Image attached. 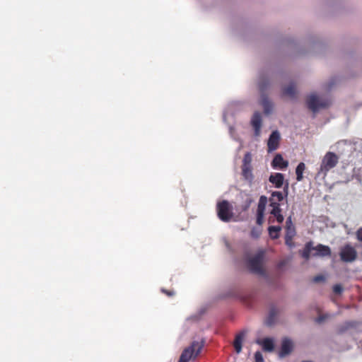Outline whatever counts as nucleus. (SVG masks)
I'll use <instances>...</instances> for the list:
<instances>
[{"instance_id": "f257e3e1", "label": "nucleus", "mask_w": 362, "mask_h": 362, "mask_svg": "<svg viewBox=\"0 0 362 362\" xmlns=\"http://www.w3.org/2000/svg\"><path fill=\"white\" fill-rule=\"evenodd\" d=\"M203 346L202 342L193 341L189 346L183 350L178 362H189L190 360H194L200 354Z\"/></svg>"}, {"instance_id": "f03ea898", "label": "nucleus", "mask_w": 362, "mask_h": 362, "mask_svg": "<svg viewBox=\"0 0 362 362\" xmlns=\"http://www.w3.org/2000/svg\"><path fill=\"white\" fill-rule=\"evenodd\" d=\"M264 257V253L261 251L248 259L247 265L251 272L259 275L264 274L265 272L263 268Z\"/></svg>"}, {"instance_id": "7ed1b4c3", "label": "nucleus", "mask_w": 362, "mask_h": 362, "mask_svg": "<svg viewBox=\"0 0 362 362\" xmlns=\"http://www.w3.org/2000/svg\"><path fill=\"white\" fill-rule=\"evenodd\" d=\"M338 161L339 158L334 153L327 152L322 158L319 173L326 175L329 170L337 165Z\"/></svg>"}, {"instance_id": "20e7f679", "label": "nucleus", "mask_w": 362, "mask_h": 362, "mask_svg": "<svg viewBox=\"0 0 362 362\" xmlns=\"http://www.w3.org/2000/svg\"><path fill=\"white\" fill-rule=\"evenodd\" d=\"M216 210L218 217L222 221L228 222L233 217L232 207L226 200L218 202L216 206Z\"/></svg>"}, {"instance_id": "39448f33", "label": "nucleus", "mask_w": 362, "mask_h": 362, "mask_svg": "<svg viewBox=\"0 0 362 362\" xmlns=\"http://www.w3.org/2000/svg\"><path fill=\"white\" fill-rule=\"evenodd\" d=\"M340 259L343 262H353L358 257V252L354 247L347 243L340 248Z\"/></svg>"}, {"instance_id": "423d86ee", "label": "nucleus", "mask_w": 362, "mask_h": 362, "mask_svg": "<svg viewBox=\"0 0 362 362\" xmlns=\"http://www.w3.org/2000/svg\"><path fill=\"white\" fill-rule=\"evenodd\" d=\"M329 102L328 100H320L315 94H311L307 99L308 107L315 112L320 108L328 107Z\"/></svg>"}, {"instance_id": "0eeeda50", "label": "nucleus", "mask_w": 362, "mask_h": 362, "mask_svg": "<svg viewBox=\"0 0 362 362\" xmlns=\"http://www.w3.org/2000/svg\"><path fill=\"white\" fill-rule=\"evenodd\" d=\"M268 86L269 82L267 81L262 80L259 83V89L262 93H264V90L267 89ZM261 105L264 108V112L266 114H269L272 108V104L268 98L264 94L262 95Z\"/></svg>"}, {"instance_id": "6e6552de", "label": "nucleus", "mask_w": 362, "mask_h": 362, "mask_svg": "<svg viewBox=\"0 0 362 362\" xmlns=\"http://www.w3.org/2000/svg\"><path fill=\"white\" fill-rule=\"evenodd\" d=\"M280 140V135L279 133L277 131H274L271 134L268 142H267V147H268V151L272 152L273 151H275L277 149L279 146V143Z\"/></svg>"}, {"instance_id": "1a4fd4ad", "label": "nucleus", "mask_w": 362, "mask_h": 362, "mask_svg": "<svg viewBox=\"0 0 362 362\" xmlns=\"http://www.w3.org/2000/svg\"><path fill=\"white\" fill-rule=\"evenodd\" d=\"M313 250L315 251V253H313V256L329 257L332 253L329 246L322 244H318L315 247L313 246Z\"/></svg>"}, {"instance_id": "9d476101", "label": "nucleus", "mask_w": 362, "mask_h": 362, "mask_svg": "<svg viewBox=\"0 0 362 362\" xmlns=\"http://www.w3.org/2000/svg\"><path fill=\"white\" fill-rule=\"evenodd\" d=\"M288 162L287 160H285L282 156L279 153L276 154L272 162V166L273 168H279V169H285L288 167Z\"/></svg>"}, {"instance_id": "9b49d317", "label": "nucleus", "mask_w": 362, "mask_h": 362, "mask_svg": "<svg viewBox=\"0 0 362 362\" xmlns=\"http://www.w3.org/2000/svg\"><path fill=\"white\" fill-rule=\"evenodd\" d=\"M269 181L272 183L275 187L281 188L284 182V176L280 173H272L269 177Z\"/></svg>"}, {"instance_id": "f8f14e48", "label": "nucleus", "mask_w": 362, "mask_h": 362, "mask_svg": "<svg viewBox=\"0 0 362 362\" xmlns=\"http://www.w3.org/2000/svg\"><path fill=\"white\" fill-rule=\"evenodd\" d=\"M251 123L255 129V133L256 136H259L262 125V117L260 113L255 112L252 118Z\"/></svg>"}, {"instance_id": "ddd939ff", "label": "nucleus", "mask_w": 362, "mask_h": 362, "mask_svg": "<svg viewBox=\"0 0 362 362\" xmlns=\"http://www.w3.org/2000/svg\"><path fill=\"white\" fill-rule=\"evenodd\" d=\"M246 332L242 331L235 336V340L233 341V346L236 353L238 354L240 353L242 351V344Z\"/></svg>"}, {"instance_id": "4468645a", "label": "nucleus", "mask_w": 362, "mask_h": 362, "mask_svg": "<svg viewBox=\"0 0 362 362\" xmlns=\"http://www.w3.org/2000/svg\"><path fill=\"white\" fill-rule=\"evenodd\" d=\"M292 342L288 339H284L281 344V348L279 352V356L281 357H284L289 354L292 351Z\"/></svg>"}, {"instance_id": "2eb2a0df", "label": "nucleus", "mask_w": 362, "mask_h": 362, "mask_svg": "<svg viewBox=\"0 0 362 362\" xmlns=\"http://www.w3.org/2000/svg\"><path fill=\"white\" fill-rule=\"evenodd\" d=\"M241 170L242 176L243 177L244 180L247 181L251 185L254 180L252 166H241Z\"/></svg>"}, {"instance_id": "dca6fc26", "label": "nucleus", "mask_w": 362, "mask_h": 362, "mask_svg": "<svg viewBox=\"0 0 362 362\" xmlns=\"http://www.w3.org/2000/svg\"><path fill=\"white\" fill-rule=\"evenodd\" d=\"M288 194V183H286L284 187V192L275 191L272 193L271 199H275L277 202H281L284 197H286Z\"/></svg>"}, {"instance_id": "f3484780", "label": "nucleus", "mask_w": 362, "mask_h": 362, "mask_svg": "<svg viewBox=\"0 0 362 362\" xmlns=\"http://www.w3.org/2000/svg\"><path fill=\"white\" fill-rule=\"evenodd\" d=\"M257 343L261 344L264 351L271 352L274 349V341L270 338H264L262 340H257Z\"/></svg>"}, {"instance_id": "a211bd4d", "label": "nucleus", "mask_w": 362, "mask_h": 362, "mask_svg": "<svg viewBox=\"0 0 362 362\" xmlns=\"http://www.w3.org/2000/svg\"><path fill=\"white\" fill-rule=\"evenodd\" d=\"M284 96L290 98H295L296 95V85L293 83H289L287 86L284 87L282 90Z\"/></svg>"}, {"instance_id": "6ab92c4d", "label": "nucleus", "mask_w": 362, "mask_h": 362, "mask_svg": "<svg viewBox=\"0 0 362 362\" xmlns=\"http://www.w3.org/2000/svg\"><path fill=\"white\" fill-rule=\"evenodd\" d=\"M358 325V322L356 321H346L344 324L339 325L337 327V333L343 334L351 328L356 327Z\"/></svg>"}, {"instance_id": "aec40b11", "label": "nucleus", "mask_w": 362, "mask_h": 362, "mask_svg": "<svg viewBox=\"0 0 362 362\" xmlns=\"http://www.w3.org/2000/svg\"><path fill=\"white\" fill-rule=\"evenodd\" d=\"M277 313H278V310L276 308L272 307L270 309L269 315L265 322L267 325L272 326L274 323Z\"/></svg>"}, {"instance_id": "412c9836", "label": "nucleus", "mask_w": 362, "mask_h": 362, "mask_svg": "<svg viewBox=\"0 0 362 362\" xmlns=\"http://www.w3.org/2000/svg\"><path fill=\"white\" fill-rule=\"evenodd\" d=\"M305 170V165L300 162L296 168V180L300 182L303 179V173Z\"/></svg>"}, {"instance_id": "4be33fe9", "label": "nucleus", "mask_w": 362, "mask_h": 362, "mask_svg": "<svg viewBox=\"0 0 362 362\" xmlns=\"http://www.w3.org/2000/svg\"><path fill=\"white\" fill-rule=\"evenodd\" d=\"M281 230V226H271L268 228V232L272 239H277L279 237V232Z\"/></svg>"}, {"instance_id": "5701e85b", "label": "nucleus", "mask_w": 362, "mask_h": 362, "mask_svg": "<svg viewBox=\"0 0 362 362\" xmlns=\"http://www.w3.org/2000/svg\"><path fill=\"white\" fill-rule=\"evenodd\" d=\"M286 234L293 236L296 235L295 227L293 225L291 216L288 217L286 221Z\"/></svg>"}, {"instance_id": "b1692460", "label": "nucleus", "mask_w": 362, "mask_h": 362, "mask_svg": "<svg viewBox=\"0 0 362 362\" xmlns=\"http://www.w3.org/2000/svg\"><path fill=\"white\" fill-rule=\"evenodd\" d=\"M271 214H272L276 218L278 223H281L284 218L281 214V209L277 206H275V209H272L271 211Z\"/></svg>"}, {"instance_id": "393cba45", "label": "nucleus", "mask_w": 362, "mask_h": 362, "mask_svg": "<svg viewBox=\"0 0 362 362\" xmlns=\"http://www.w3.org/2000/svg\"><path fill=\"white\" fill-rule=\"evenodd\" d=\"M267 204V198L265 196H261L259 199L257 212L264 213Z\"/></svg>"}, {"instance_id": "a878e982", "label": "nucleus", "mask_w": 362, "mask_h": 362, "mask_svg": "<svg viewBox=\"0 0 362 362\" xmlns=\"http://www.w3.org/2000/svg\"><path fill=\"white\" fill-rule=\"evenodd\" d=\"M312 250H313V243L310 241L307 243L305 245V248L302 254L303 257L305 259H308L310 258V252Z\"/></svg>"}, {"instance_id": "bb28decb", "label": "nucleus", "mask_w": 362, "mask_h": 362, "mask_svg": "<svg viewBox=\"0 0 362 362\" xmlns=\"http://www.w3.org/2000/svg\"><path fill=\"white\" fill-rule=\"evenodd\" d=\"M252 156L251 153L247 152L243 157L242 166H252Z\"/></svg>"}, {"instance_id": "cd10ccee", "label": "nucleus", "mask_w": 362, "mask_h": 362, "mask_svg": "<svg viewBox=\"0 0 362 362\" xmlns=\"http://www.w3.org/2000/svg\"><path fill=\"white\" fill-rule=\"evenodd\" d=\"M293 235H285V243L290 247H292L294 244L293 242Z\"/></svg>"}, {"instance_id": "c85d7f7f", "label": "nucleus", "mask_w": 362, "mask_h": 362, "mask_svg": "<svg viewBox=\"0 0 362 362\" xmlns=\"http://www.w3.org/2000/svg\"><path fill=\"white\" fill-rule=\"evenodd\" d=\"M264 213L257 212L256 223L259 226H261L264 221Z\"/></svg>"}, {"instance_id": "c756f323", "label": "nucleus", "mask_w": 362, "mask_h": 362, "mask_svg": "<svg viewBox=\"0 0 362 362\" xmlns=\"http://www.w3.org/2000/svg\"><path fill=\"white\" fill-rule=\"evenodd\" d=\"M255 362H264L263 356L260 351L255 352Z\"/></svg>"}, {"instance_id": "7c9ffc66", "label": "nucleus", "mask_w": 362, "mask_h": 362, "mask_svg": "<svg viewBox=\"0 0 362 362\" xmlns=\"http://www.w3.org/2000/svg\"><path fill=\"white\" fill-rule=\"evenodd\" d=\"M260 234H261V230L256 229V228H252V230L250 232L251 236L255 238H259Z\"/></svg>"}, {"instance_id": "2f4dec72", "label": "nucleus", "mask_w": 362, "mask_h": 362, "mask_svg": "<svg viewBox=\"0 0 362 362\" xmlns=\"http://www.w3.org/2000/svg\"><path fill=\"white\" fill-rule=\"evenodd\" d=\"M343 291V288L340 284H336L333 286V292L337 294H340Z\"/></svg>"}, {"instance_id": "473e14b6", "label": "nucleus", "mask_w": 362, "mask_h": 362, "mask_svg": "<svg viewBox=\"0 0 362 362\" xmlns=\"http://www.w3.org/2000/svg\"><path fill=\"white\" fill-rule=\"evenodd\" d=\"M356 238L362 243V227L359 228L356 233Z\"/></svg>"}, {"instance_id": "72a5a7b5", "label": "nucleus", "mask_w": 362, "mask_h": 362, "mask_svg": "<svg viewBox=\"0 0 362 362\" xmlns=\"http://www.w3.org/2000/svg\"><path fill=\"white\" fill-rule=\"evenodd\" d=\"M325 280V278L323 275H317L314 277L313 281L315 283L324 281Z\"/></svg>"}, {"instance_id": "f704fd0d", "label": "nucleus", "mask_w": 362, "mask_h": 362, "mask_svg": "<svg viewBox=\"0 0 362 362\" xmlns=\"http://www.w3.org/2000/svg\"><path fill=\"white\" fill-rule=\"evenodd\" d=\"M329 317V316L327 315H320L318 317L316 318V322H318V323H321L323 321H325V320L327 319Z\"/></svg>"}, {"instance_id": "c9c22d12", "label": "nucleus", "mask_w": 362, "mask_h": 362, "mask_svg": "<svg viewBox=\"0 0 362 362\" xmlns=\"http://www.w3.org/2000/svg\"><path fill=\"white\" fill-rule=\"evenodd\" d=\"M269 201H270L269 206L271 207H272V209H275L276 206L280 207V204H279V202L275 201V199H271V198L269 199Z\"/></svg>"}, {"instance_id": "e433bc0d", "label": "nucleus", "mask_w": 362, "mask_h": 362, "mask_svg": "<svg viewBox=\"0 0 362 362\" xmlns=\"http://www.w3.org/2000/svg\"><path fill=\"white\" fill-rule=\"evenodd\" d=\"M161 291L166 294L168 296H174L175 293L173 291H167L165 289H162Z\"/></svg>"}]
</instances>
